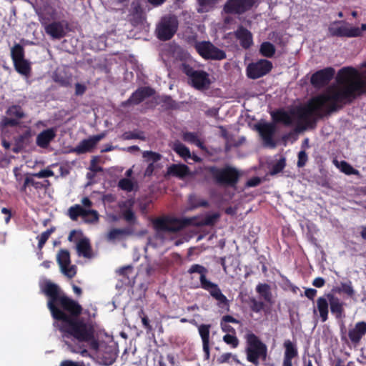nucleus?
Masks as SVG:
<instances>
[{
    "label": "nucleus",
    "instance_id": "dca6fc26",
    "mask_svg": "<svg viewBox=\"0 0 366 366\" xmlns=\"http://www.w3.org/2000/svg\"><path fill=\"white\" fill-rule=\"evenodd\" d=\"M43 10L47 16L45 18L46 21L56 20L64 17V8L60 0H46Z\"/></svg>",
    "mask_w": 366,
    "mask_h": 366
},
{
    "label": "nucleus",
    "instance_id": "4468645a",
    "mask_svg": "<svg viewBox=\"0 0 366 366\" xmlns=\"http://www.w3.org/2000/svg\"><path fill=\"white\" fill-rule=\"evenodd\" d=\"M69 216L72 220H76L78 217L81 216L85 221L94 223L98 221L99 214L96 210L83 208L79 204L71 207L68 210Z\"/></svg>",
    "mask_w": 366,
    "mask_h": 366
},
{
    "label": "nucleus",
    "instance_id": "a19ab883",
    "mask_svg": "<svg viewBox=\"0 0 366 366\" xmlns=\"http://www.w3.org/2000/svg\"><path fill=\"white\" fill-rule=\"evenodd\" d=\"M118 187L124 191L130 192L137 188V183L129 178H123L119 181Z\"/></svg>",
    "mask_w": 366,
    "mask_h": 366
},
{
    "label": "nucleus",
    "instance_id": "bf43d9fd",
    "mask_svg": "<svg viewBox=\"0 0 366 366\" xmlns=\"http://www.w3.org/2000/svg\"><path fill=\"white\" fill-rule=\"evenodd\" d=\"M261 182V179L259 177H254L251 179H249L247 183H246V186L247 187H256L257 185H259Z\"/></svg>",
    "mask_w": 366,
    "mask_h": 366
},
{
    "label": "nucleus",
    "instance_id": "f704fd0d",
    "mask_svg": "<svg viewBox=\"0 0 366 366\" xmlns=\"http://www.w3.org/2000/svg\"><path fill=\"white\" fill-rule=\"evenodd\" d=\"M15 69L21 74L29 76L31 72V66L29 62L25 59L14 62Z\"/></svg>",
    "mask_w": 366,
    "mask_h": 366
},
{
    "label": "nucleus",
    "instance_id": "338daca9",
    "mask_svg": "<svg viewBox=\"0 0 366 366\" xmlns=\"http://www.w3.org/2000/svg\"><path fill=\"white\" fill-rule=\"evenodd\" d=\"M232 354L229 352L222 354L218 359L219 362L221 363H224L229 362L230 358H232Z\"/></svg>",
    "mask_w": 366,
    "mask_h": 366
},
{
    "label": "nucleus",
    "instance_id": "680f3d73",
    "mask_svg": "<svg viewBox=\"0 0 366 366\" xmlns=\"http://www.w3.org/2000/svg\"><path fill=\"white\" fill-rule=\"evenodd\" d=\"M317 291L313 288H307L305 291V296L312 300L317 295Z\"/></svg>",
    "mask_w": 366,
    "mask_h": 366
},
{
    "label": "nucleus",
    "instance_id": "7ed1b4c3",
    "mask_svg": "<svg viewBox=\"0 0 366 366\" xmlns=\"http://www.w3.org/2000/svg\"><path fill=\"white\" fill-rule=\"evenodd\" d=\"M191 275L190 286L192 288H202L208 292L214 298L219 307L224 308L229 306L227 297L222 292L218 285L207 279L208 269L203 265L194 264L187 270Z\"/></svg>",
    "mask_w": 366,
    "mask_h": 366
},
{
    "label": "nucleus",
    "instance_id": "13d9d810",
    "mask_svg": "<svg viewBox=\"0 0 366 366\" xmlns=\"http://www.w3.org/2000/svg\"><path fill=\"white\" fill-rule=\"evenodd\" d=\"M132 267L130 265H127V266L119 268L117 270V272L120 275L127 276L128 277L129 274L132 272Z\"/></svg>",
    "mask_w": 366,
    "mask_h": 366
},
{
    "label": "nucleus",
    "instance_id": "c85d7f7f",
    "mask_svg": "<svg viewBox=\"0 0 366 366\" xmlns=\"http://www.w3.org/2000/svg\"><path fill=\"white\" fill-rule=\"evenodd\" d=\"M259 132L267 145L273 144L272 137L275 132V127L272 124H264L259 127Z\"/></svg>",
    "mask_w": 366,
    "mask_h": 366
},
{
    "label": "nucleus",
    "instance_id": "c9c22d12",
    "mask_svg": "<svg viewBox=\"0 0 366 366\" xmlns=\"http://www.w3.org/2000/svg\"><path fill=\"white\" fill-rule=\"evenodd\" d=\"M6 114L7 116L17 119L19 121L26 117V114L22 107L16 104L9 107L6 111Z\"/></svg>",
    "mask_w": 366,
    "mask_h": 366
},
{
    "label": "nucleus",
    "instance_id": "20e7f679",
    "mask_svg": "<svg viewBox=\"0 0 366 366\" xmlns=\"http://www.w3.org/2000/svg\"><path fill=\"white\" fill-rule=\"evenodd\" d=\"M247 340V359L249 362L258 365L259 359L264 361L267 358V347L259 338L254 333H248L246 335Z\"/></svg>",
    "mask_w": 366,
    "mask_h": 366
},
{
    "label": "nucleus",
    "instance_id": "6e6d98bb",
    "mask_svg": "<svg viewBox=\"0 0 366 366\" xmlns=\"http://www.w3.org/2000/svg\"><path fill=\"white\" fill-rule=\"evenodd\" d=\"M219 217V215L217 214H213L211 215L207 216L204 219V224L205 225H212L214 224L217 218Z\"/></svg>",
    "mask_w": 366,
    "mask_h": 366
},
{
    "label": "nucleus",
    "instance_id": "0e129e2a",
    "mask_svg": "<svg viewBox=\"0 0 366 366\" xmlns=\"http://www.w3.org/2000/svg\"><path fill=\"white\" fill-rule=\"evenodd\" d=\"M60 366H84V365L83 362L64 360L61 362Z\"/></svg>",
    "mask_w": 366,
    "mask_h": 366
},
{
    "label": "nucleus",
    "instance_id": "e2e57ef3",
    "mask_svg": "<svg viewBox=\"0 0 366 366\" xmlns=\"http://www.w3.org/2000/svg\"><path fill=\"white\" fill-rule=\"evenodd\" d=\"M86 91V86L80 83L75 84V94L76 95H82Z\"/></svg>",
    "mask_w": 366,
    "mask_h": 366
},
{
    "label": "nucleus",
    "instance_id": "8fccbe9b",
    "mask_svg": "<svg viewBox=\"0 0 366 366\" xmlns=\"http://www.w3.org/2000/svg\"><path fill=\"white\" fill-rule=\"evenodd\" d=\"M223 341L230 345L232 348H236L239 345V340L234 335L227 334L223 337Z\"/></svg>",
    "mask_w": 366,
    "mask_h": 366
},
{
    "label": "nucleus",
    "instance_id": "4d7b16f0",
    "mask_svg": "<svg viewBox=\"0 0 366 366\" xmlns=\"http://www.w3.org/2000/svg\"><path fill=\"white\" fill-rule=\"evenodd\" d=\"M89 170L94 173H97L102 171V167H101L97 164L95 157H94L91 161Z\"/></svg>",
    "mask_w": 366,
    "mask_h": 366
},
{
    "label": "nucleus",
    "instance_id": "69168bd1",
    "mask_svg": "<svg viewBox=\"0 0 366 366\" xmlns=\"http://www.w3.org/2000/svg\"><path fill=\"white\" fill-rule=\"evenodd\" d=\"M325 281L322 277H316L312 282V285L316 287L320 288L325 285Z\"/></svg>",
    "mask_w": 366,
    "mask_h": 366
},
{
    "label": "nucleus",
    "instance_id": "a878e982",
    "mask_svg": "<svg viewBox=\"0 0 366 366\" xmlns=\"http://www.w3.org/2000/svg\"><path fill=\"white\" fill-rule=\"evenodd\" d=\"M234 36L239 41L241 46L244 49L249 48L253 43L251 32L243 26H239L234 31Z\"/></svg>",
    "mask_w": 366,
    "mask_h": 366
},
{
    "label": "nucleus",
    "instance_id": "f8f14e48",
    "mask_svg": "<svg viewBox=\"0 0 366 366\" xmlns=\"http://www.w3.org/2000/svg\"><path fill=\"white\" fill-rule=\"evenodd\" d=\"M272 68L271 61L267 59H260L256 62L249 64L246 71L248 78L256 79L269 73Z\"/></svg>",
    "mask_w": 366,
    "mask_h": 366
},
{
    "label": "nucleus",
    "instance_id": "58836bf2",
    "mask_svg": "<svg viewBox=\"0 0 366 366\" xmlns=\"http://www.w3.org/2000/svg\"><path fill=\"white\" fill-rule=\"evenodd\" d=\"M95 145L91 138L82 140L74 149L77 154H84L90 151Z\"/></svg>",
    "mask_w": 366,
    "mask_h": 366
},
{
    "label": "nucleus",
    "instance_id": "ea45409f",
    "mask_svg": "<svg viewBox=\"0 0 366 366\" xmlns=\"http://www.w3.org/2000/svg\"><path fill=\"white\" fill-rule=\"evenodd\" d=\"M334 164L338 169H340V170L342 172L347 175L357 174L359 173V172L357 169H354L350 164H349L345 161L338 162L337 160H334Z\"/></svg>",
    "mask_w": 366,
    "mask_h": 366
},
{
    "label": "nucleus",
    "instance_id": "aec40b11",
    "mask_svg": "<svg viewBox=\"0 0 366 366\" xmlns=\"http://www.w3.org/2000/svg\"><path fill=\"white\" fill-rule=\"evenodd\" d=\"M326 297L329 301L331 313L334 315L337 319L345 317V302L332 293L327 294Z\"/></svg>",
    "mask_w": 366,
    "mask_h": 366
},
{
    "label": "nucleus",
    "instance_id": "b1692460",
    "mask_svg": "<svg viewBox=\"0 0 366 366\" xmlns=\"http://www.w3.org/2000/svg\"><path fill=\"white\" fill-rule=\"evenodd\" d=\"M366 334V322L361 321L355 324L354 327L349 330L348 336L352 343H358Z\"/></svg>",
    "mask_w": 366,
    "mask_h": 366
},
{
    "label": "nucleus",
    "instance_id": "052dcab7",
    "mask_svg": "<svg viewBox=\"0 0 366 366\" xmlns=\"http://www.w3.org/2000/svg\"><path fill=\"white\" fill-rule=\"evenodd\" d=\"M220 326L223 332H232L234 333L235 330L230 325H229L227 323L223 322L221 320L220 322Z\"/></svg>",
    "mask_w": 366,
    "mask_h": 366
},
{
    "label": "nucleus",
    "instance_id": "5701e85b",
    "mask_svg": "<svg viewBox=\"0 0 366 366\" xmlns=\"http://www.w3.org/2000/svg\"><path fill=\"white\" fill-rule=\"evenodd\" d=\"M210 325L202 324L198 326V332L201 337L202 342V350L204 353V359L209 360L210 356L209 352V333Z\"/></svg>",
    "mask_w": 366,
    "mask_h": 366
},
{
    "label": "nucleus",
    "instance_id": "6ab92c4d",
    "mask_svg": "<svg viewBox=\"0 0 366 366\" xmlns=\"http://www.w3.org/2000/svg\"><path fill=\"white\" fill-rule=\"evenodd\" d=\"M36 177H34V173L27 175L24 181V184L21 187V192L27 193V190H31V188L39 191L40 189H46L50 186L49 180H44L42 182L37 181Z\"/></svg>",
    "mask_w": 366,
    "mask_h": 366
},
{
    "label": "nucleus",
    "instance_id": "774afa93",
    "mask_svg": "<svg viewBox=\"0 0 366 366\" xmlns=\"http://www.w3.org/2000/svg\"><path fill=\"white\" fill-rule=\"evenodd\" d=\"M221 320L226 323H229V322L239 323V320H237V319H235L234 317H233L231 315H225L222 318Z\"/></svg>",
    "mask_w": 366,
    "mask_h": 366
},
{
    "label": "nucleus",
    "instance_id": "6e6552de",
    "mask_svg": "<svg viewBox=\"0 0 366 366\" xmlns=\"http://www.w3.org/2000/svg\"><path fill=\"white\" fill-rule=\"evenodd\" d=\"M190 223V219H179L177 218H159L154 221V227L158 235L164 233H173L182 229L186 224Z\"/></svg>",
    "mask_w": 366,
    "mask_h": 366
},
{
    "label": "nucleus",
    "instance_id": "f03ea898",
    "mask_svg": "<svg viewBox=\"0 0 366 366\" xmlns=\"http://www.w3.org/2000/svg\"><path fill=\"white\" fill-rule=\"evenodd\" d=\"M71 324H83L89 326V333L86 335L81 329L71 330L69 327L65 326V330H62L61 327H59L61 332V337L64 343L68 346V349L74 353H79L82 357L89 355L86 349L83 348L84 342H89L91 348L97 350L99 348V342L94 338V330L93 326L83 319L76 318L70 322Z\"/></svg>",
    "mask_w": 366,
    "mask_h": 366
},
{
    "label": "nucleus",
    "instance_id": "79ce46f5",
    "mask_svg": "<svg viewBox=\"0 0 366 366\" xmlns=\"http://www.w3.org/2000/svg\"><path fill=\"white\" fill-rule=\"evenodd\" d=\"M173 149L179 156L184 158L185 159L191 157L189 149L179 142H175L173 144Z\"/></svg>",
    "mask_w": 366,
    "mask_h": 366
},
{
    "label": "nucleus",
    "instance_id": "473e14b6",
    "mask_svg": "<svg viewBox=\"0 0 366 366\" xmlns=\"http://www.w3.org/2000/svg\"><path fill=\"white\" fill-rule=\"evenodd\" d=\"M32 137L31 130L29 127H26V130L16 138V143L19 147L23 148L28 146L31 143Z\"/></svg>",
    "mask_w": 366,
    "mask_h": 366
},
{
    "label": "nucleus",
    "instance_id": "72a5a7b5",
    "mask_svg": "<svg viewBox=\"0 0 366 366\" xmlns=\"http://www.w3.org/2000/svg\"><path fill=\"white\" fill-rule=\"evenodd\" d=\"M332 291L336 293H345L349 297H352L355 295V290L352 285L351 281H347L346 282H341L340 285L336 287H334Z\"/></svg>",
    "mask_w": 366,
    "mask_h": 366
},
{
    "label": "nucleus",
    "instance_id": "4c0bfd02",
    "mask_svg": "<svg viewBox=\"0 0 366 366\" xmlns=\"http://www.w3.org/2000/svg\"><path fill=\"white\" fill-rule=\"evenodd\" d=\"M182 139L184 141L194 144L199 148L203 149L204 144L202 141L199 139L198 135L195 132H184L183 133Z\"/></svg>",
    "mask_w": 366,
    "mask_h": 366
},
{
    "label": "nucleus",
    "instance_id": "c03bdc74",
    "mask_svg": "<svg viewBox=\"0 0 366 366\" xmlns=\"http://www.w3.org/2000/svg\"><path fill=\"white\" fill-rule=\"evenodd\" d=\"M11 56L13 62L24 59V51L19 44H15L11 50Z\"/></svg>",
    "mask_w": 366,
    "mask_h": 366
},
{
    "label": "nucleus",
    "instance_id": "393cba45",
    "mask_svg": "<svg viewBox=\"0 0 366 366\" xmlns=\"http://www.w3.org/2000/svg\"><path fill=\"white\" fill-rule=\"evenodd\" d=\"M55 137L56 132L54 129H45L37 135L36 139V145L41 148H46Z\"/></svg>",
    "mask_w": 366,
    "mask_h": 366
},
{
    "label": "nucleus",
    "instance_id": "5fc2aeb1",
    "mask_svg": "<svg viewBox=\"0 0 366 366\" xmlns=\"http://www.w3.org/2000/svg\"><path fill=\"white\" fill-rule=\"evenodd\" d=\"M285 167V159H280L272 168V174H276L281 172L284 167Z\"/></svg>",
    "mask_w": 366,
    "mask_h": 366
},
{
    "label": "nucleus",
    "instance_id": "7c9ffc66",
    "mask_svg": "<svg viewBox=\"0 0 366 366\" xmlns=\"http://www.w3.org/2000/svg\"><path fill=\"white\" fill-rule=\"evenodd\" d=\"M188 167L184 164H172L168 167L167 174L183 178L188 174Z\"/></svg>",
    "mask_w": 366,
    "mask_h": 366
},
{
    "label": "nucleus",
    "instance_id": "09e8293b",
    "mask_svg": "<svg viewBox=\"0 0 366 366\" xmlns=\"http://www.w3.org/2000/svg\"><path fill=\"white\" fill-rule=\"evenodd\" d=\"M54 232V229L50 228L46 229L45 232H42L40 235L37 236V239H39L38 247L39 249H41L47 239H49L51 234Z\"/></svg>",
    "mask_w": 366,
    "mask_h": 366
},
{
    "label": "nucleus",
    "instance_id": "9d476101",
    "mask_svg": "<svg viewBox=\"0 0 366 366\" xmlns=\"http://www.w3.org/2000/svg\"><path fill=\"white\" fill-rule=\"evenodd\" d=\"M194 48L204 59L219 61L227 57L224 51L217 48L209 41H197Z\"/></svg>",
    "mask_w": 366,
    "mask_h": 366
},
{
    "label": "nucleus",
    "instance_id": "864d4df0",
    "mask_svg": "<svg viewBox=\"0 0 366 366\" xmlns=\"http://www.w3.org/2000/svg\"><path fill=\"white\" fill-rule=\"evenodd\" d=\"M34 175L37 178H46L54 176V172L49 169H44L38 172L34 173Z\"/></svg>",
    "mask_w": 366,
    "mask_h": 366
},
{
    "label": "nucleus",
    "instance_id": "49530a36",
    "mask_svg": "<svg viewBox=\"0 0 366 366\" xmlns=\"http://www.w3.org/2000/svg\"><path fill=\"white\" fill-rule=\"evenodd\" d=\"M122 217L124 220L130 224H136L138 223L134 212L130 209L123 211Z\"/></svg>",
    "mask_w": 366,
    "mask_h": 366
},
{
    "label": "nucleus",
    "instance_id": "2eb2a0df",
    "mask_svg": "<svg viewBox=\"0 0 366 366\" xmlns=\"http://www.w3.org/2000/svg\"><path fill=\"white\" fill-rule=\"evenodd\" d=\"M56 261L61 272L69 278H72L76 273V266L71 264L70 254L67 249H60L56 255Z\"/></svg>",
    "mask_w": 366,
    "mask_h": 366
},
{
    "label": "nucleus",
    "instance_id": "39448f33",
    "mask_svg": "<svg viewBox=\"0 0 366 366\" xmlns=\"http://www.w3.org/2000/svg\"><path fill=\"white\" fill-rule=\"evenodd\" d=\"M209 171L217 184L234 187L239 178V171L231 166L227 165L222 168L210 167Z\"/></svg>",
    "mask_w": 366,
    "mask_h": 366
},
{
    "label": "nucleus",
    "instance_id": "f257e3e1",
    "mask_svg": "<svg viewBox=\"0 0 366 366\" xmlns=\"http://www.w3.org/2000/svg\"><path fill=\"white\" fill-rule=\"evenodd\" d=\"M42 291L49 297L47 306L53 318L59 321L54 324L55 327H61L62 330H65V326L73 330L81 329L89 335V326L70 323L81 312V307L78 302L65 296L57 285L50 282H46Z\"/></svg>",
    "mask_w": 366,
    "mask_h": 366
},
{
    "label": "nucleus",
    "instance_id": "ddd939ff",
    "mask_svg": "<svg viewBox=\"0 0 366 366\" xmlns=\"http://www.w3.org/2000/svg\"><path fill=\"white\" fill-rule=\"evenodd\" d=\"M257 0H227L224 6L227 14H242L249 10Z\"/></svg>",
    "mask_w": 366,
    "mask_h": 366
},
{
    "label": "nucleus",
    "instance_id": "bb28decb",
    "mask_svg": "<svg viewBox=\"0 0 366 366\" xmlns=\"http://www.w3.org/2000/svg\"><path fill=\"white\" fill-rule=\"evenodd\" d=\"M76 249L79 256L91 259L94 257L89 239L84 237L76 242Z\"/></svg>",
    "mask_w": 366,
    "mask_h": 366
},
{
    "label": "nucleus",
    "instance_id": "c756f323",
    "mask_svg": "<svg viewBox=\"0 0 366 366\" xmlns=\"http://www.w3.org/2000/svg\"><path fill=\"white\" fill-rule=\"evenodd\" d=\"M172 56L176 62H180L179 69L182 70V66L184 63L191 64L190 56L187 51L180 46H174L172 51Z\"/></svg>",
    "mask_w": 366,
    "mask_h": 366
},
{
    "label": "nucleus",
    "instance_id": "1a4fd4ad",
    "mask_svg": "<svg viewBox=\"0 0 366 366\" xmlns=\"http://www.w3.org/2000/svg\"><path fill=\"white\" fill-rule=\"evenodd\" d=\"M178 20L174 15L163 16L157 26L156 34L159 39L167 41L170 39L178 29Z\"/></svg>",
    "mask_w": 366,
    "mask_h": 366
},
{
    "label": "nucleus",
    "instance_id": "423d86ee",
    "mask_svg": "<svg viewBox=\"0 0 366 366\" xmlns=\"http://www.w3.org/2000/svg\"><path fill=\"white\" fill-rule=\"evenodd\" d=\"M328 31L332 36L359 37L366 31V24H362L360 27H357L345 21H335L330 24Z\"/></svg>",
    "mask_w": 366,
    "mask_h": 366
},
{
    "label": "nucleus",
    "instance_id": "412c9836",
    "mask_svg": "<svg viewBox=\"0 0 366 366\" xmlns=\"http://www.w3.org/2000/svg\"><path fill=\"white\" fill-rule=\"evenodd\" d=\"M142 157L148 163V165L144 171V175L145 177H150L152 175L154 169L157 167V162L161 159V154L152 151H144L142 153Z\"/></svg>",
    "mask_w": 366,
    "mask_h": 366
},
{
    "label": "nucleus",
    "instance_id": "a18cd8bd",
    "mask_svg": "<svg viewBox=\"0 0 366 366\" xmlns=\"http://www.w3.org/2000/svg\"><path fill=\"white\" fill-rule=\"evenodd\" d=\"M122 139L124 140H129V139H141L145 140L146 137L144 133L142 131H133V132H126L122 135Z\"/></svg>",
    "mask_w": 366,
    "mask_h": 366
},
{
    "label": "nucleus",
    "instance_id": "de8ad7c7",
    "mask_svg": "<svg viewBox=\"0 0 366 366\" xmlns=\"http://www.w3.org/2000/svg\"><path fill=\"white\" fill-rule=\"evenodd\" d=\"M19 120L11 117H4L1 120L0 125L4 127H16L19 124Z\"/></svg>",
    "mask_w": 366,
    "mask_h": 366
},
{
    "label": "nucleus",
    "instance_id": "4be33fe9",
    "mask_svg": "<svg viewBox=\"0 0 366 366\" xmlns=\"http://www.w3.org/2000/svg\"><path fill=\"white\" fill-rule=\"evenodd\" d=\"M285 348L283 366H292V360L298 355L297 347L295 343L286 340L283 344Z\"/></svg>",
    "mask_w": 366,
    "mask_h": 366
},
{
    "label": "nucleus",
    "instance_id": "3c124183",
    "mask_svg": "<svg viewBox=\"0 0 366 366\" xmlns=\"http://www.w3.org/2000/svg\"><path fill=\"white\" fill-rule=\"evenodd\" d=\"M264 307V304L262 301L257 300L254 298L250 299V308L251 310L256 312H260Z\"/></svg>",
    "mask_w": 366,
    "mask_h": 366
},
{
    "label": "nucleus",
    "instance_id": "0eeeda50",
    "mask_svg": "<svg viewBox=\"0 0 366 366\" xmlns=\"http://www.w3.org/2000/svg\"><path fill=\"white\" fill-rule=\"evenodd\" d=\"M182 71L189 76L192 86L199 89H207L211 84L209 75L204 71L195 70L189 64L184 63Z\"/></svg>",
    "mask_w": 366,
    "mask_h": 366
},
{
    "label": "nucleus",
    "instance_id": "cd10ccee",
    "mask_svg": "<svg viewBox=\"0 0 366 366\" xmlns=\"http://www.w3.org/2000/svg\"><path fill=\"white\" fill-rule=\"evenodd\" d=\"M329 301L327 297H320L317 300V309H314V314L317 313V310L320 313V317L322 322H325L328 319L329 312Z\"/></svg>",
    "mask_w": 366,
    "mask_h": 366
},
{
    "label": "nucleus",
    "instance_id": "2f4dec72",
    "mask_svg": "<svg viewBox=\"0 0 366 366\" xmlns=\"http://www.w3.org/2000/svg\"><path fill=\"white\" fill-rule=\"evenodd\" d=\"M133 233V231L129 228H123V229H111L107 235V239L108 241L112 242L116 239H119L122 237L126 235H130Z\"/></svg>",
    "mask_w": 366,
    "mask_h": 366
},
{
    "label": "nucleus",
    "instance_id": "e433bc0d",
    "mask_svg": "<svg viewBox=\"0 0 366 366\" xmlns=\"http://www.w3.org/2000/svg\"><path fill=\"white\" fill-rule=\"evenodd\" d=\"M256 291L266 302H272V295L269 285L259 284L256 287Z\"/></svg>",
    "mask_w": 366,
    "mask_h": 366
},
{
    "label": "nucleus",
    "instance_id": "9b49d317",
    "mask_svg": "<svg viewBox=\"0 0 366 366\" xmlns=\"http://www.w3.org/2000/svg\"><path fill=\"white\" fill-rule=\"evenodd\" d=\"M41 23L46 34L53 39H60L66 35L68 24L65 20L46 22V19H43Z\"/></svg>",
    "mask_w": 366,
    "mask_h": 366
},
{
    "label": "nucleus",
    "instance_id": "37998d69",
    "mask_svg": "<svg viewBox=\"0 0 366 366\" xmlns=\"http://www.w3.org/2000/svg\"><path fill=\"white\" fill-rule=\"evenodd\" d=\"M259 51L262 56L270 58L275 53V47L272 43L265 41L261 44Z\"/></svg>",
    "mask_w": 366,
    "mask_h": 366
},
{
    "label": "nucleus",
    "instance_id": "603ef678",
    "mask_svg": "<svg viewBox=\"0 0 366 366\" xmlns=\"http://www.w3.org/2000/svg\"><path fill=\"white\" fill-rule=\"evenodd\" d=\"M308 159L307 154L305 151L302 150L298 153V161H297V167H304Z\"/></svg>",
    "mask_w": 366,
    "mask_h": 366
},
{
    "label": "nucleus",
    "instance_id": "a211bd4d",
    "mask_svg": "<svg viewBox=\"0 0 366 366\" xmlns=\"http://www.w3.org/2000/svg\"><path fill=\"white\" fill-rule=\"evenodd\" d=\"M154 92L149 87H141L137 89L131 97L126 101L122 103L124 107L130 105H137L143 102L147 97H151L154 94Z\"/></svg>",
    "mask_w": 366,
    "mask_h": 366
},
{
    "label": "nucleus",
    "instance_id": "f3484780",
    "mask_svg": "<svg viewBox=\"0 0 366 366\" xmlns=\"http://www.w3.org/2000/svg\"><path fill=\"white\" fill-rule=\"evenodd\" d=\"M335 71L332 67H327L314 73L311 76V83L316 88L327 85L333 78Z\"/></svg>",
    "mask_w": 366,
    "mask_h": 366
}]
</instances>
